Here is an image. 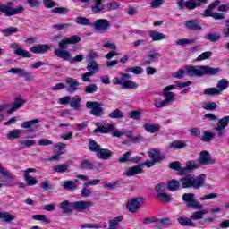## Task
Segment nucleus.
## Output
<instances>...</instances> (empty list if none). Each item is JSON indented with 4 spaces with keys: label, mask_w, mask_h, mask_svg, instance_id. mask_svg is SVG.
Returning a JSON list of instances; mask_svg holds the SVG:
<instances>
[{
    "label": "nucleus",
    "mask_w": 229,
    "mask_h": 229,
    "mask_svg": "<svg viewBox=\"0 0 229 229\" xmlns=\"http://www.w3.org/2000/svg\"><path fill=\"white\" fill-rule=\"evenodd\" d=\"M221 70L219 68L210 67L208 65L202 66H186V74L191 78H201V76H216V74H219Z\"/></svg>",
    "instance_id": "obj_1"
},
{
    "label": "nucleus",
    "mask_w": 229,
    "mask_h": 229,
    "mask_svg": "<svg viewBox=\"0 0 229 229\" xmlns=\"http://www.w3.org/2000/svg\"><path fill=\"white\" fill-rule=\"evenodd\" d=\"M90 207H94V202L80 200L71 203L69 200H64L60 203V208L63 209L64 214H72L73 210L85 212Z\"/></svg>",
    "instance_id": "obj_2"
},
{
    "label": "nucleus",
    "mask_w": 229,
    "mask_h": 229,
    "mask_svg": "<svg viewBox=\"0 0 229 229\" xmlns=\"http://www.w3.org/2000/svg\"><path fill=\"white\" fill-rule=\"evenodd\" d=\"M205 174L197 177L193 174L185 175L180 179L182 189H201L205 185Z\"/></svg>",
    "instance_id": "obj_3"
},
{
    "label": "nucleus",
    "mask_w": 229,
    "mask_h": 229,
    "mask_svg": "<svg viewBox=\"0 0 229 229\" xmlns=\"http://www.w3.org/2000/svg\"><path fill=\"white\" fill-rule=\"evenodd\" d=\"M13 2H8L7 4L0 3V12L5 14V17H13V15H21L24 13V6L19 5L13 8Z\"/></svg>",
    "instance_id": "obj_4"
},
{
    "label": "nucleus",
    "mask_w": 229,
    "mask_h": 229,
    "mask_svg": "<svg viewBox=\"0 0 229 229\" xmlns=\"http://www.w3.org/2000/svg\"><path fill=\"white\" fill-rule=\"evenodd\" d=\"M69 40L66 38L62 39L58 43L59 49H55L54 54L57 58H61L62 60H65L67 62L71 61L72 55L69 51L65 50L67 49V46H69Z\"/></svg>",
    "instance_id": "obj_5"
},
{
    "label": "nucleus",
    "mask_w": 229,
    "mask_h": 229,
    "mask_svg": "<svg viewBox=\"0 0 229 229\" xmlns=\"http://www.w3.org/2000/svg\"><path fill=\"white\" fill-rule=\"evenodd\" d=\"M103 103L98 101L86 102V108L90 110V115H94L95 117H103V114H105V108H103Z\"/></svg>",
    "instance_id": "obj_6"
},
{
    "label": "nucleus",
    "mask_w": 229,
    "mask_h": 229,
    "mask_svg": "<svg viewBox=\"0 0 229 229\" xmlns=\"http://www.w3.org/2000/svg\"><path fill=\"white\" fill-rule=\"evenodd\" d=\"M182 199L186 203L187 208H194V210H201L203 208V204L196 199L194 193H184Z\"/></svg>",
    "instance_id": "obj_7"
},
{
    "label": "nucleus",
    "mask_w": 229,
    "mask_h": 229,
    "mask_svg": "<svg viewBox=\"0 0 229 229\" xmlns=\"http://www.w3.org/2000/svg\"><path fill=\"white\" fill-rule=\"evenodd\" d=\"M24 103L22 98H18L15 99L14 103L0 105V112H4V110H6V113L10 115L13 112H15V110H19Z\"/></svg>",
    "instance_id": "obj_8"
},
{
    "label": "nucleus",
    "mask_w": 229,
    "mask_h": 229,
    "mask_svg": "<svg viewBox=\"0 0 229 229\" xmlns=\"http://www.w3.org/2000/svg\"><path fill=\"white\" fill-rule=\"evenodd\" d=\"M229 124V116H225L218 121L215 130L216 131V137L219 139H223V137H226V126Z\"/></svg>",
    "instance_id": "obj_9"
},
{
    "label": "nucleus",
    "mask_w": 229,
    "mask_h": 229,
    "mask_svg": "<svg viewBox=\"0 0 229 229\" xmlns=\"http://www.w3.org/2000/svg\"><path fill=\"white\" fill-rule=\"evenodd\" d=\"M144 201V198H132L127 200L126 208L131 214H137L139 212V208H140V203Z\"/></svg>",
    "instance_id": "obj_10"
},
{
    "label": "nucleus",
    "mask_w": 229,
    "mask_h": 229,
    "mask_svg": "<svg viewBox=\"0 0 229 229\" xmlns=\"http://www.w3.org/2000/svg\"><path fill=\"white\" fill-rule=\"evenodd\" d=\"M38 123H40L39 119L25 121L21 123V127L23 130H27L28 133H35L36 131H38V128H40Z\"/></svg>",
    "instance_id": "obj_11"
},
{
    "label": "nucleus",
    "mask_w": 229,
    "mask_h": 229,
    "mask_svg": "<svg viewBox=\"0 0 229 229\" xmlns=\"http://www.w3.org/2000/svg\"><path fill=\"white\" fill-rule=\"evenodd\" d=\"M106 124V121L102 120L97 123V128L93 131V133H110V131H114L115 130V125L109 123Z\"/></svg>",
    "instance_id": "obj_12"
},
{
    "label": "nucleus",
    "mask_w": 229,
    "mask_h": 229,
    "mask_svg": "<svg viewBox=\"0 0 229 229\" xmlns=\"http://www.w3.org/2000/svg\"><path fill=\"white\" fill-rule=\"evenodd\" d=\"M94 29L96 31H98V33H106L108 30H110V22L106 19H98L94 23H93Z\"/></svg>",
    "instance_id": "obj_13"
},
{
    "label": "nucleus",
    "mask_w": 229,
    "mask_h": 229,
    "mask_svg": "<svg viewBox=\"0 0 229 229\" xmlns=\"http://www.w3.org/2000/svg\"><path fill=\"white\" fill-rule=\"evenodd\" d=\"M198 162L199 165H210L211 164H216V159H212L210 152L203 150L199 153Z\"/></svg>",
    "instance_id": "obj_14"
},
{
    "label": "nucleus",
    "mask_w": 229,
    "mask_h": 229,
    "mask_svg": "<svg viewBox=\"0 0 229 229\" xmlns=\"http://www.w3.org/2000/svg\"><path fill=\"white\" fill-rule=\"evenodd\" d=\"M0 173L4 177V178L0 177V182H2L3 183H5L6 187H15V185H17V182H15V178H13V176H10L8 174V172L3 169V167L1 166H0Z\"/></svg>",
    "instance_id": "obj_15"
},
{
    "label": "nucleus",
    "mask_w": 229,
    "mask_h": 229,
    "mask_svg": "<svg viewBox=\"0 0 229 229\" xmlns=\"http://www.w3.org/2000/svg\"><path fill=\"white\" fill-rule=\"evenodd\" d=\"M114 85H121V89H137L139 87V84L131 81V80L123 81L119 77H114L113 79Z\"/></svg>",
    "instance_id": "obj_16"
},
{
    "label": "nucleus",
    "mask_w": 229,
    "mask_h": 229,
    "mask_svg": "<svg viewBox=\"0 0 229 229\" xmlns=\"http://www.w3.org/2000/svg\"><path fill=\"white\" fill-rule=\"evenodd\" d=\"M10 47L12 49H15L13 53L16 56H21V58H31V54L29 51L24 50L22 46L17 43H12L10 44Z\"/></svg>",
    "instance_id": "obj_17"
},
{
    "label": "nucleus",
    "mask_w": 229,
    "mask_h": 229,
    "mask_svg": "<svg viewBox=\"0 0 229 229\" xmlns=\"http://www.w3.org/2000/svg\"><path fill=\"white\" fill-rule=\"evenodd\" d=\"M65 83H66V91L69 92V94H74L78 89H80V83L78 82V80L72 78V77H67L65 79Z\"/></svg>",
    "instance_id": "obj_18"
},
{
    "label": "nucleus",
    "mask_w": 229,
    "mask_h": 229,
    "mask_svg": "<svg viewBox=\"0 0 229 229\" xmlns=\"http://www.w3.org/2000/svg\"><path fill=\"white\" fill-rule=\"evenodd\" d=\"M31 53L34 55H44L46 53H49L51 51V46L47 44H38L30 48Z\"/></svg>",
    "instance_id": "obj_19"
},
{
    "label": "nucleus",
    "mask_w": 229,
    "mask_h": 229,
    "mask_svg": "<svg viewBox=\"0 0 229 229\" xmlns=\"http://www.w3.org/2000/svg\"><path fill=\"white\" fill-rule=\"evenodd\" d=\"M177 5L179 7V10H196V8H199V5L198 4L197 0H187L186 2H177Z\"/></svg>",
    "instance_id": "obj_20"
},
{
    "label": "nucleus",
    "mask_w": 229,
    "mask_h": 229,
    "mask_svg": "<svg viewBox=\"0 0 229 229\" xmlns=\"http://www.w3.org/2000/svg\"><path fill=\"white\" fill-rule=\"evenodd\" d=\"M148 157L151 160H154L156 164L162 162V160H165V155L162 154L158 148H152L148 152Z\"/></svg>",
    "instance_id": "obj_21"
},
{
    "label": "nucleus",
    "mask_w": 229,
    "mask_h": 229,
    "mask_svg": "<svg viewBox=\"0 0 229 229\" xmlns=\"http://www.w3.org/2000/svg\"><path fill=\"white\" fill-rule=\"evenodd\" d=\"M142 167H144V165H137L135 166L128 167L126 171L123 172V176H128L130 178L135 176V174H140V173H142Z\"/></svg>",
    "instance_id": "obj_22"
},
{
    "label": "nucleus",
    "mask_w": 229,
    "mask_h": 229,
    "mask_svg": "<svg viewBox=\"0 0 229 229\" xmlns=\"http://www.w3.org/2000/svg\"><path fill=\"white\" fill-rule=\"evenodd\" d=\"M184 26L187 30H190V31H201V25L198 20L186 21Z\"/></svg>",
    "instance_id": "obj_23"
},
{
    "label": "nucleus",
    "mask_w": 229,
    "mask_h": 229,
    "mask_svg": "<svg viewBox=\"0 0 229 229\" xmlns=\"http://www.w3.org/2000/svg\"><path fill=\"white\" fill-rule=\"evenodd\" d=\"M91 12H93V13H101V12H105L103 0H94L93 4L91 5Z\"/></svg>",
    "instance_id": "obj_24"
},
{
    "label": "nucleus",
    "mask_w": 229,
    "mask_h": 229,
    "mask_svg": "<svg viewBox=\"0 0 229 229\" xmlns=\"http://www.w3.org/2000/svg\"><path fill=\"white\" fill-rule=\"evenodd\" d=\"M97 157L101 160H110L114 157V152L108 148H101L98 153Z\"/></svg>",
    "instance_id": "obj_25"
},
{
    "label": "nucleus",
    "mask_w": 229,
    "mask_h": 229,
    "mask_svg": "<svg viewBox=\"0 0 229 229\" xmlns=\"http://www.w3.org/2000/svg\"><path fill=\"white\" fill-rule=\"evenodd\" d=\"M144 130L148 133H158L160 131V125L153 123H147L143 125Z\"/></svg>",
    "instance_id": "obj_26"
},
{
    "label": "nucleus",
    "mask_w": 229,
    "mask_h": 229,
    "mask_svg": "<svg viewBox=\"0 0 229 229\" xmlns=\"http://www.w3.org/2000/svg\"><path fill=\"white\" fill-rule=\"evenodd\" d=\"M177 221L181 226H191L192 228H196V224L192 223V218L180 216L177 218Z\"/></svg>",
    "instance_id": "obj_27"
},
{
    "label": "nucleus",
    "mask_w": 229,
    "mask_h": 229,
    "mask_svg": "<svg viewBox=\"0 0 229 229\" xmlns=\"http://www.w3.org/2000/svg\"><path fill=\"white\" fill-rule=\"evenodd\" d=\"M86 69L88 72L93 74H96L97 72H99V64L96 63V61H90L88 63Z\"/></svg>",
    "instance_id": "obj_28"
},
{
    "label": "nucleus",
    "mask_w": 229,
    "mask_h": 229,
    "mask_svg": "<svg viewBox=\"0 0 229 229\" xmlns=\"http://www.w3.org/2000/svg\"><path fill=\"white\" fill-rule=\"evenodd\" d=\"M148 35L150 38L152 39V42H158L160 40H164L165 38V35L162 32L151 30L148 32Z\"/></svg>",
    "instance_id": "obj_29"
},
{
    "label": "nucleus",
    "mask_w": 229,
    "mask_h": 229,
    "mask_svg": "<svg viewBox=\"0 0 229 229\" xmlns=\"http://www.w3.org/2000/svg\"><path fill=\"white\" fill-rule=\"evenodd\" d=\"M216 137H217V132L216 133L206 131L203 132L200 140H202V142H212Z\"/></svg>",
    "instance_id": "obj_30"
},
{
    "label": "nucleus",
    "mask_w": 229,
    "mask_h": 229,
    "mask_svg": "<svg viewBox=\"0 0 229 229\" xmlns=\"http://www.w3.org/2000/svg\"><path fill=\"white\" fill-rule=\"evenodd\" d=\"M169 149H183L187 148V143L183 140H174L168 146Z\"/></svg>",
    "instance_id": "obj_31"
},
{
    "label": "nucleus",
    "mask_w": 229,
    "mask_h": 229,
    "mask_svg": "<svg viewBox=\"0 0 229 229\" xmlns=\"http://www.w3.org/2000/svg\"><path fill=\"white\" fill-rule=\"evenodd\" d=\"M194 169H199V164H194L192 161H188L186 166L182 170V175L187 174L190 171H194Z\"/></svg>",
    "instance_id": "obj_32"
},
{
    "label": "nucleus",
    "mask_w": 229,
    "mask_h": 229,
    "mask_svg": "<svg viewBox=\"0 0 229 229\" xmlns=\"http://www.w3.org/2000/svg\"><path fill=\"white\" fill-rule=\"evenodd\" d=\"M167 189L171 191V192L178 191V189H180V182L174 179L168 181Z\"/></svg>",
    "instance_id": "obj_33"
},
{
    "label": "nucleus",
    "mask_w": 229,
    "mask_h": 229,
    "mask_svg": "<svg viewBox=\"0 0 229 229\" xmlns=\"http://www.w3.org/2000/svg\"><path fill=\"white\" fill-rule=\"evenodd\" d=\"M0 219H3L5 223H12V221L17 219V216L8 212H0Z\"/></svg>",
    "instance_id": "obj_34"
},
{
    "label": "nucleus",
    "mask_w": 229,
    "mask_h": 229,
    "mask_svg": "<svg viewBox=\"0 0 229 229\" xmlns=\"http://www.w3.org/2000/svg\"><path fill=\"white\" fill-rule=\"evenodd\" d=\"M62 187L66 191H76L78 189V185L74 182V181H65L62 182Z\"/></svg>",
    "instance_id": "obj_35"
},
{
    "label": "nucleus",
    "mask_w": 229,
    "mask_h": 229,
    "mask_svg": "<svg viewBox=\"0 0 229 229\" xmlns=\"http://www.w3.org/2000/svg\"><path fill=\"white\" fill-rule=\"evenodd\" d=\"M163 96L165 98L164 102L165 103L166 106H169V105L174 101V94H173L171 91H163Z\"/></svg>",
    "instance_id": "obj_36"
},
{
    "label": "nucleus",
    "mask_w": 229,
    "mask_h": 229,
    "mask_svg": "<svg viewBox=\"0 0 229 229\" xmlns=\"http://www.w3.org/2000/svg\"><path fill=\"white\" fill-rule=\"evenodd\" d=\"M169 168L172 169L173 171H178L179 176H183V167L180 166V162L174 161L169 164Z\"/></svg>",
    "instance_id": "obj_37"
},
{
    "label": "nucleus",
    "mask_w": 229,
    "mask_h": 229,
    "mask_svg": "<svg viewBox=\"0 0 229 229\" xmlns=\"http://www.w3.org/2000/svg\"><path fill=\"white\" fill-rule=\"evenodd\" d=\"M108 117L109 119H124V113L119 109H114Z\"/></svg>",
    "instance_id": "obj_38"
},
{
    "label": "nucleus",
    "mask_w": 229,
    "mask_h": 229,
    "mask_svg": "<svg viewBox=\"0 0 229 229\" xmlns=\"http://www.w3.org/2000/svg\"><path fill=\"white\" fill-rule=\"evenodd\" d=\"M89 151L98 155L101 151V145L98 144L94 140H89Z\"/></svg>",
    "instance_id": "obj_39"
},
{
    "label": "nucleus",
    "mask_w": 229,
    "mask_h": 229,
    "mask_svg": "<svg viewBox=\"0 0 229 229\" xmlns=\"http://www.w3.org/2000/svg\"><path fill=\"white\" fill-rule=\"evenodd\" d=\"M80 169H82V170L94 169V164L92 162H90V160H89V159H84L80 163Z\"/></svg>",
    "instance_id": "obj_40"
},
{
    "label": "nucleus",
    "mask_w": 229,
    "mask_h": 229,
    "mask_svg": "<svg viewBox=\"0 0 229 229\" xmlns=\"http://www.w3.org/2000/svg\"><path fill=\"white\" fill-rule=\"evenodd\" d=\"M81 103V98L75 96L70 100V106L75 110H80V104Z\"/></svg>",
    "instance_id": "obj_41"
},
{
    "label": "nucleus",
    "mask_w": 229,
    "mask_h": 229,
    "mask_svg": "<svg viewBox=\"0 0 229 229\" xmlns=\"http://www.w3.org/2000/svg\"><path fill=\"white\" fill-rule=\"evenodd\" d=\"M216 89L219 90V93L223 92V90H226L228 89V80L222 79L217 82Z\"/></svg>",
    "instance_id": "obj_42"
},
{
    "label": "nucleus",
    "mask_w": 229,
    "mask_h": 229,
    "mask_svg": "<svg viewBox=\"0 0 229 229\" xmlns=\"http://www.w3.org/2000/svg\"><path fill=\"white\" fill-rule=\"evenodd\" d=\"M75 22L76 24H81V26H90V24H92L89 18H85L82 16H77L75 19Z\"/></svg>",
    "instance_id": "obj_43"
},
{
    "label": "nucleus",
    "mask_w": 229,
    "mask_h": 229,
    "mask_svg": "<svg viewBox=\"0 0 229 229\" xmlns=\"http://www.w3.org/2000/svg\"><path fill=\"white\" fill-rule=\"evenodd\" d=\"M206 40H209V42H219L221 40V35L216 33H208L205 36Z\"/></svg>",
    "instance_id": "obj_44"
},
{
    "label": "nucleus",
    "mask_w": 229,
    "mask_h": 229,
    "mask_svg": "<svg viewBox=\"0 0 229 229\" xmlns=\"http://www.w3.org/2000/svg\"><path fill=\"white\" fill-rule=\"evenodd\" d=\"M19 29L17 27H9L2 30V34L4 37H10V35H13V33H17Z\"/></svg>",
    "instance_id": "obj_45"
},
{
    "label": "nucleus",
    "mask_w": 229,
    "mask_h": 229,
    "mask_svg": "<svg viewBox=\"0 0 229 229\" xmlns=\"http://www.w3.org/2000/svg\"><path fill=\"white\" fill-rule=\"evenodd\" d=\"M84 92L86 94H96V92H98V85L94 84V83H90V84L87 85L84 88Z\"/></svg>",
    "instance_id": "obj_46"
},
{
    "label": "nucleus",
    "mask_w": 229,
    "mask_h": 229,
    "mask_svg": "<svg viewBox=\"0 0 229 229\" xmlns=\"http://www.w3.org/2000/svg\"><path fill=\"white\" fill-rule=\"evenodd\" d=\"M132 153L133 152L131 150H128L119 158L118 162H120V164H126V162H130V160H131L130 157H131Z\"/></svg>",
    "instance_id": "obj_47"
},
{
    "label": "nucleus",
    "mask_w": 229,
    "mask_h": 229,
    "mask_svg": "<svg viewBox=\"0 0 229 229\" xmlns=\"http://www.w3.org/2000/svg\"><path fill=\"white\" fill-rule=\"evenodd\" d=\"M35 144H37V142L35 141V140H21L20 141V149H24V146L26 148H31V146H35Z\"/></svg>",
    "instance_id": "obj_48"
},
{
    "label": "nucleus",
    "mask_w": 229,
    "mask_h": 229,
    "mask_svg": "<svg viewBox=\"0 0 229 229\" xmlns=\"http://www.w3.org/2000/svg\"><path fill=\"white\" fill-rule=\"evenodd\" d=\"M130 119H133L134 121H139L140 117H142L141 110H133L129 113Z\"/></svg>",
    "instance_id": "obj_49"
},
{
    "label": "nucleus",
    "mask_w": 229,
    "mask_h": 229,
    "mask_svg": "<svg viewBox=\"0 0 229 229\" xmlns=\"http://www.w3.org/2000/svg\"><path fill=\"white\" fill-rule=\"evenodd\" d=\"M70 10L67 7H55L51 10V13H58L59 15H65L69 13Z\"/></svg>",
    "instance_id": "obj_50"
},
{
    "label": "nucleus",
    "mask_w": 229,
    "mask_h": 229,
    "mask_svg": "<svg viewBox=\"0 0 229 229\" xmlns=\"http://www.w3.org/2000/svg\"><path fill=\"white\" fill-rule=\"evenodd\" d=\"M21 78H24L25 81H33L35 80V75L31 72H28L26 70L21 71Z\"/></svg>",
    "instance_id": "obj_51"
},
{
    "label": "nucleus",
    "mask_w": 229,
    "mask_h": 229,
    "mask_svg": "<svg viewBox=\"0 0 229 229\" xmlns=\"http://www.w3.org/2000/svg\"><path fill=\"white\" fill-rule=\"evenodd\" d=\"M157 199L160 201H163V203H169L173 199L171 195L165 193V192H161L157 195Z\"/></svg>",
    "instance_id": "obj_52"
},
{
    "label": "nucleus",
    "mask_w": 229,
    "mask_h": 229,
    "mask_svg": "<svg viewBox=\"0 0 229 229\" xmlns=\"http://www.w3.org/2000/svg\"><path fill=\"white\" fill-rule=\"evenodd\" d=\"M203 94L206 96H217L221 93L217 88H208L204 89Z\"/></svg>",
    "instance_id": "obj_53"
},
{
    "label": "nucleus",
    "mask_w": 229,
    "mask_h": 229,
    "mask_svg": "<svg viewBox=\"0 0 229 229\" xmlns=\"http://www.w3.org/2000/svg\"><path fill=\"white\" fill-rule=\"evenodd\" d=\"M22 133V130L20 129H14L7 134L8 139H19L21 137V134Z\"/></svg>",
    "instance_id": "obj_54"
},
{
    "label": "nucleus",
    "mask_w": 229,
    "mask_h": 229,
    "mask_svg": "<svg viewBox=\"0 0 229 229\" xmlns=\"http://www.w3.org/2000/svg\"><path fill=\"white\" fill-rule=\"evenodd\" d=\"M68 167H69V165L67 164L57 165L53 166V171H55V173H65Z\"/></svg>",
    "instance_id": "obj_55"
},
{
    "label": "nucleus",
    "mask_w": 229,
    "mask_h": 229,
    "mask_svg": "<svg viewBox=\"0 0 229 229\" xmlns=\"http://www.w3.org/2000/svg\"><path fill=\"white\" fill-rule=\"evenodd\" d=\"M25 178V182H27V185L29 187H31L33 185H37V183L38 182V181H37V179H35V177L27 174V175H23Z\"/></svg>",
    "instance_id": "obj_56"
},
{
    "label": "nucleus",
    "mask_w": 229,
    "mask_h": 229,
    "mask_svg": "<svg viewBox=\"0 0 229 229\" xmlns=\"http://www.w3.org/2000/svg\"><path fill=\"white\" fill-rule=\"evenodd\" d=\"M70 45H76L81 42V37L78 35H72L70 38H66Z\"/></svg>",
    "instance_id": "obj_57"
},
{
    "label": "nucleus",
    "mask_w": 229,
    "mask_h": 229,
    "mask_svg": "<svg viewBox=\"0 0 229 229\" xmlns=\"http://www.w3.org/2000/svg\"><path fill=\"white\" fill-rule=\"evenodd\" d=\"M210 56H212V52H210V51L204 52L197 57V62H201L203 60H208V58H210Z\"/></svg>",
    "instance_id": "obj_58"
},
{
    "label": "nucleus",
    "mask_w": 229,
    "mask_h": 229,
    "mask_svg": "<svg viewBox=\"0 0 229 229\" xmlns=\"http://www.w3.org/2000/svg\"><path fill=\"white\" fill-rule=\"evenodd\" d=\"M176 46H187V44H194V40L189 38L178 39L175 42Z\"/></svg>",
    "instance_id": "obj_59"
},
{
    "label": "nucleus",
    "mask_w": 229,
    "mask_h": 229,
    "mask_svg": "<svg viewBox=\"0 0 229 229\" xmlns=\"http://www.w3.org/2000/svg\"><path fill=\"white\" fill-rule=\"evenodd\" d=\"M202 108H204V110H216V108H217V104H216V102H208L206 103L202 106Z\"/></svg>",
    "instance_id": "obj_60"
},
{
    "label": "nucleus",
    "mask_w": 229,
    "mask_h": 229,
    "mask_svg": "<svg viewBox=\"0 0 229 229\" xmlns=\"http://www.w3.org/2000/svg\"><path fill=\"white\" fill-rule=\"evenodd\" d=\"M126 72H132V74H142V67L136 66L126 69Z\"/></svg>",
    "instance_id": "obj_61"
},
{
    "label": "nucleus",
    "mask_w": 229,
    "mask_h": 229,
    "mask_svg": "<svg viewBox=\"0 0 229 229\" xmlns=\"http://www.w3.org/2000/svg\"><path fill=\"white\" fill-rule=\"evenodd\" d=\"M121 4L119 2H110L107 4V12H112V10H118Z\"/></svg>",
    "instance_id": "obj_62"
},
{
    "label": "nucleus",
    "mask_w": 229,
    "mask_h": 229,
    "mask_svg": "<svg viewBox=\"0 0 229 229\" xmlns=\"http://www.w3.org/2000/svg\"><path fill=\"white\" fill-rule=\"evenodd\" d=\"M92 76H94V74L90 73V72H86L85 73L81 74V80L85 83H90V78H92Z\"/></svg>",
    "instance_id": "obj_63"
},
{
    "label": "nucleus",
    "mask_w": 229,
    "mask_h": 229,
    "mask_svg": "<svg viewBox=\"0 0 229 229\" xmlns=\"http://www.w3.org/2000/svg\"><path fill=\"white\" fill-rule=\"evenodd\" d=\"M43 4L45 8H55L56 6V4L53 0H43Z\"/></svg>",
    "instance_id": "obj_64"
}]
</instances>
